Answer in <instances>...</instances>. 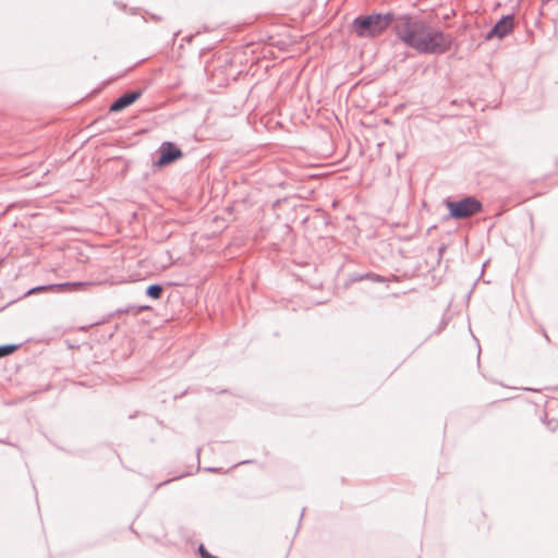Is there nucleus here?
Masks as SVG:
<instances>
[{"label":"nucleus","instance_id":"nucleus-5","mask_svg":"<svg viewBox=\"0 0 558 558\" xmlns=\"http://www.w3.org/2000/svg\"><path fill=\"white\" fill-rule=\"evenodd\" d=\"M159 157L155 161V166L165 167L183 157V151L172 142H163L159 149Z\"/></svg>","mask_w":558,"mask_h":558},{"label":"nucleus","instance_id":"nucleus-3","mask_svg":"<svg viewBox=\"0 0 558 558\" xmlns=\"http://www.w3.org/2000/svg\"><path fill=\"white\" fill-rule=\"evenodd\" d=\"M444 205L448 209L445 219L461 220L470 218L483 210V204L475 196H464L460 199H444Z\"/></svg>","mask_w":558,"mask_h":558},{"label":"nucleus","instance_id":"nucleus-12","mask_svg":"<svg viewBox=\"0 0 558 558\" xmlns=\"http://www.w3.org/2000/svg\"><path fill=\"white\" fill-rule=\"evenodd\" d=\"M438 0H421V12L432 10L433 5H436Z\"/></svg>","mask_w":558,"mask_h":558},{"label":"nucleus","instance_id":"nucleus-4","mask_svg":"<svg viewBox=\"0 0 558 558\" xmlns=\"http://www.w3.org/2000/svg\"><path fill=\"white\" fill-rule=\"evenodd\" d=\"M90 284L92 283L87 282V281L43 284V286H37V287L29 289L25 293V295L27 296V295L35 294L38 292H54V293L71 292V291H77L80 289L86 288Z\"/></svg>","mask_w":558,"mask_h":558},{"label":"nucleus","instance_id":"nucleus-2","mask_svg":"<svg viewBox=\"0 0 558 558\" xmlns=\"http://www.w3.org/2000/svg\"><path fill=\"white\" fill-rule=\"evenodd\" d=\"M452 36L421 21V53L442 54L452 44Z\"/></svg>","mask_w":558,"mask_h":558},{"label":"nucleus","instance_id":"nucleus-17","mask_svg":"<svg viewBox=\"0 0 558 558\" xmlns=\"http://www.w3.org/2000/svg\"><path fill=\"white\" fill-rule=\"evenodd\" d=\"M206 470L209 471V472H217L218 471V469H215V468H208Z\"/></svg>","mask_w":558,"mask_h":558},{"label":"nucleus","instance_id":"nucleus-13","mask_svg":"<svg viewBox=\"0 0 558 558\" xmlns=\"http://www.w3.org/2000/svg\"><path fill=\"white\" fill-rule=\"evenodd\" d=\"M148 310H150V306H148V305H142V306H138V307H136V308H135L134 306H132V307H128V308H125V310H120L119 312H120V313H130L131 311H133V312H134V314H138V313H141V312H143V311H148Z\"/></svg>","mask_w":558,"mask_h":558},{"label":"nucleus","instance_id":"nucleus-14","mask_svg":"<svg viewBox=\"0 0 558 558\" xmlns=\"http://www.w3.org/2000/svg\"><path fill=\"white\" fill-rule=\"evenodd\" d=\"M198 554L202 558H217L216 556L209 554L203 544L198 546Z\"/></svg>","mask_w":558,"mask_h":558},{"label":"nucleus","instance_id":"nucleus-6","mask_svg":"<svg viewBox=\"0 0 558 558\" xmlns=\"http://www.w3.org/2000/svg\"><path fill=\"white\" fill-rule=\"evenodd\" d=\"M445 250L446 245L439 244L436 247L428 246L422 252L421 257H423L426 268V274H424L425 279H427L429 272L439 267Z\"/></svg>","mask_w":558,"mask_h":558},{"label":"nucleus","instance_id":"nucleus-9","mask_svg":"<svg viewBox=\"0 0 558 558\" xmlns=\"http://www.w3.org/2000/svg\"><path fill=\"white\" fill-rule=\"evenodd\" d=\"M163 292V286L159 283L150 284L146 288V295L150 299L158 300L160 299L161 294Z\"/></svg>","mask_w":558,"mask_h":558},{"label":"nucleus","instance_id":"nucleus-15","mask_svg":"<svg viewBox=\"0 0 558 558\" xmlns=\"http://www.w3.org/2000/svg\"><path fill=\"white\" fill-rule=\"evenodd\" d=\"M447 324H448V320L445 318V316H442L435 332H440L441 330H444L446 328Z\"/></svg>","mask_w":558,"mask_h":558},{"label":"nucleus","instance_id":"nucleus-10","mask_svg":"<svg viewBox=\"0 0 558 558\" xmlns=\"http://www.w3.org/2000/svg\"><path fill=\"white\" fill-rule=\"evenodd\" d=\"M21 344H1L0 345V359L5 357L14 353Z\"/></svg>","mask_w":558,"mask_h":558},{"label":"nucleus","instance_id":"nucleus-18","mask_svg":"<svg viewBox=\"0 0 558 558\" xmlns=\"http://www.w3.org/2000/svg\"><path fill=\"white\" fill-rule=\"evenodd\" d=\"M168 482H169V481L163 482V483H159V485H158V486H162V485L167 484Z\"/></svg>","mask_w":558,"mask_h":558},{"label":"nucleus","instance_id":"nucleus-1","mask_svg":"<svg viewBox=\"0 0 558 558\" xmlns=\"http://www.w3.org/2000/svg\"><path fill=\"white\" fill-rule=\"evenodd\" d=\"M395 23L397 36L409 47L418 49V23L410 15L396 16L391 12L359 15L352 22V31L360 38H374Z\"/></svg>","mask_w":558,"mask_h":558},{"label":"nucleus","instance_id":"nucleus-8","mask_svg":"<svg viewBox=\"0 0 558 558\" xmlns=\"http://www.w3.org/2000/svg\"><path fill=\"white\" fill-rule=\"evenodd\" d=\"M143 95L142 89L129 90L119 96L109 107L111 112H118L134 104Z\"/></svg>","mask_w":558,"mask_h":558},{"label":"nucleus","instance_id":"nucleus-7","mask_svg":"<svg viewBox=\"0 0 558 558\" xmlns=\"http://www.w3.org/2000/svg\"><path fill=\"white\" fill-rule=\"evenodd\" d=\"M514 27V17L512 14L504 15L499 19L492 29L485 35V40H492L493 38L502 39L509 35Z\"/></svg>","mask_w":558,"mask_h":558},{"label":"nucleus","instance_id":"nucleus-19","mask_svg":"<svg viewBox=\"0 0 558 558\" xmlns=\"http://www.w3.org/2000/svg\"><path fill=\"white\" fill-rule=\"evenodd\" d=\"M250 461H242L240 462L239 464H245V463H248Z\"/></svg>","mask_w":558,"mask_h":558},{"label":"nucleus","instance_id":"nucleus-11","mask_svg":"<svg viewBox=\"0 0 558 558\" xmlns=\"http://www.w3.org/2000/svg\"><path fill=\"white\" fill-rule=\"evenodd\" d=\"M364 279L371 280L373 282H385L386 281L385 277L374 274V272H366L357 278V280H364Z\"/></svg>","mask_w":558,"mask_h":558},{"label":"nucleus","instance_id":"nucleus-16","mask_svg":"<svg viewBox=\"0 0 558 558\" xmlns=\"http://www.w3.org/2000/svg\"><path fill=\"white\" fill-rule=\"evenodd\" d=\"M543 335H544V338H546V340L549 342L550 339H549V337H548V335H547V332L545 330H543Z\"/></svg>","mask_w":558,"mask_h":558}]
</instances>
